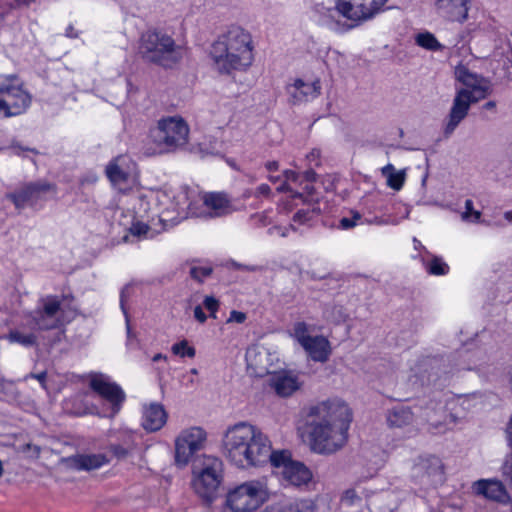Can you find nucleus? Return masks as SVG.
Here are the masks:
<instances>
[{
    "label": "nucleus",
    "instance_id": "nucleus-10",
    "mask_svg": "<svg viewBox=\"0 0 512 512\" xmlns=\"http://www.w3.org/2000/svg\"><path fill=\"white\" fill-rule=\"evenodd\" d=\"M0 115L11 117L25 112L31 104V95L23 88L16 75H0Z\"/></svg>",
    "mask_w": 512,
    "mask_h": 512
},
{
    "label": "nucleus",
    "instance_id": "nucleus-44",
    "mask_svg": "<svg viewBox=\"0 0 512 512\" xmlns=\"http://www.w3.org/2000/svg\"><path fill=\"white\" fill-rule=\"evenodd\" d=\"M131 448V443L126 442V446L119 444H111L109 449L117 458H124L128 455Z\"/></svg>",
    "mask_w": 512,
    "mask_h": 512
},
{
    "label": "nucleus",
    "instance_id": "nucleus-29",
    "mask_svg": "<svg viewBox=\"0 0 512 512\" xmlns=\"http://www.w3.org/2000/svg\"><path fill=\"white\" fill-rule=\"evenodd\" d=\"M263 512H315V507L310 500H296L281 508L271 506Z\"/></svg>",
    "mask_w": 512,
    "mask_h": 512
},
{
    "label": "nucleus",
    "instance_id": "nucleus-48",
    "mask_svg": "<svg viewBox=\"0 0 512 512\" xmlns=\"http://www.w3.org/2000/svg\"><path fill=\"white\" fill-rule=\"evenodd\" d=\"M194 317L199 323H204L207 320V316L199 305L194 308Z\"/></svg>",
    "mask_w": 512,
    "mask_h": 512
},
{
    "label": "nucleus",
    "instance_id": "nucleus-35",
    "mask_svg": "<svg viewBox=\"0 0 512 512\" xmlns=\"http://www.w3.org/2000/svg\"><path fill=\"white\" fill-rule=\"evenodd\" d=\"M324 316L328 321L341 323L345 321L347 314L342 306L332 305L325 309Z\"/></svg>",
    "mask_w": 512,
    "mask_h": 512
},
{
    "label": "nucleus",
    "instance_id": "nucleus-9",
    "mask_svg": "<svg viewBox=\"0 0 512 512\" xmlns=\"http://www.w3.org/2000/svg\"><path fill=\"white\" fill-rule=\"evenodd\" d=\"M223 479L222 461L214 456H203L193 467L192 486L196 494L207 502L214 499Z\"/></svg>",
    "mask_w": 512,
    "mask_h": 512
},
{
    "label": "nucleus",
    "instance_id": "nucleus-43",
    "mask_svg": "<svg viewBox=\"0 0 512 512\" xmlns=\"http://www.w3.org/2000/svg\"><path fill=\"white\" fill-rule=\"evenodd\" d=\"M21 453L27 454L28 457L38 458L41 453V448L37 445L27 443L18 448Z\"/></svg>",
    "mask_w": 512,
    "mask_h": 512
},
{
    "label": "nucleus",
    "instance_id": "nucleus-56",
    "mask_svg": "<svg viewBox=\"0 0 512 512\" xmlns=\"http://www.w3.org/2000/svg\"><path fill=\"white\" fill-rule=\"evenodd\" d=\"M504 473H505V475H507V477H509L510 482H511V484H512V463H511V464H509V465H508V464H507V465H505V467H504Z\"/></svg>",
    "mask_w": 512,
    "mask_h": 512
},
{
    "label": "nucleus",
    "instance_id": "nucleus-45",
    "mask_svg": "<svg viewBox=\"0 0 512 512\" xmlns=\"http://www.w3.org/2000/svg\"><path fill=\"white\" fill-rule=\"evenodd\" d=\"M246 320V314L237 310L230 312V316L227 319V323H238L241 324Z\"/></svg>",
    "mask_w": 512,
    "mask_h": 512
},
{
    "label": "nucleus",
    "instance_id": "nucleus-22",
    "mask_svg": "<svg viewBox=\"0 0 512 512\" xmlns=\"http://www.w3.org/2000/svg\"><path fill=\"white\" fill-rule=\"evenodd\" d=\"M469 0H435L436 10L442 17L464 22L468 16Z\"/></svg>",
    "mask_w": 512,
    "mask_h": 512
},
{
    "label": "nucleus",
    "instance_id": "nucleus-60",
    "mask_svg": "<svg viewBox=\"0 0 512 512\" xmlns=\"http://www.w3.org/2000/svg\"><path fill=\"white\" fill-rule=\"evenodd\" d=\"M305 177L308 181H313L315 178V173L313 171H307L305 173Z\"/></svg>",
    "mask_w": 512,
    "mask_h": 512
},
{
    "label": "nucleus",
    "instance_id": "nucleus-47",
    "mask_svg": "<svg viewBox=\"0 0 512 512\" xmlns=\"http://www.w3.org/2000/svg\"><path fill=\"white\" fill-rule=\"evenodd\" d=\"M270 193H271V189H270L269 185L261 184L256 188L254 195L256 197H260V196H268Z\"/></svg>",
    "mask_w": 512,
    "mask_h": 512
},
{
    "label": "nucleus",
    "instance_id": "nucleus-37",
    "mask_svg": "<svg viewBox=\"0 0 512 512\" xmlns=\"http://www.w3.org/2000/svg\"><path fill=\"white\" fill-rule=\"evenodd\" d=\"M313 215L314 210L301 209L297 211L292 218V224H290V227L292 230L297 231L298 228L296 225L308 224L312 220Z\"/></svg>",
    "mask_w": 512,
    "mask_h": 512
},
{
    "label": "nucleus",
    "instance_id": "nucleus-30",
    "mask_svg": "<svg viewBox=\"0 0 512 512\" xmlns=\"http://www.w3.org/2000/svg\"><path fill=\"white\" fill-rule=\"evenodd\" d=\"M367 497L366 490L358 485L346 490L341 498V502L347 507H360L363 504V499Z\"/></svg>",
    "mask_w": 512,
    "mask_h": 512
},
{
    "label": "nucleus",
    "instance_id": "nucleus-58",
    "mask_svg": "<svg viewBox=\"0 0 512 512\" xmlns=\"http://www.w3.org/2000/svg\"><path fill=\"white\" fill-rule=\"evenodd\" d=\"M160 360H163V361L167 362L168 358H167L166 355L161 354V353H158V354L154 355L153 358H152L153 362H157V361H160Z\"/></svg>",
    "mask_w": 512,
    "mask_h": 512
},
{
    "label": "nucleus",
    "instance_id": "nucleus-15",
    "mask_svg": "<svg viewBox=\"0 0 512 512\" xmlns=\"http://www.w3.org/2000/svg\"><path fill=\"white\" fill-rule=\"evenodd\" d=\"M55 186L45 181L29 183L19 190L8 195V198L17 208H23L25 205H33L40 200H44L49 193H55Z\"/></svg>",
    "mask_w": 512,
    "mask_h": 512
},
{
    "label": "nucleus",
    "instance_id": "nucleus-40",
    "mask_svg": "<svg viewBox=\"0 0 512 512\" xmlns=\"http://www.w3.org/2000/svg\"><path fill=\"white\" fill-rule=\"evenodd\" d=\"M212 273V268L209 266H192L190 268V276L198 281L203 282Z\"/></svg>",
    "mask_w": 512,
    "mask_h": 512
},
{
    "label": "nucleus",
    "instance_id": "nucleus-21",
    "mask_svg": "<svg viewBox=\"0 0 512 512\" xmlns=\"http://www.w3.org/2000/svg\"><path fill=\"white\" fill-rule=\"evenodd\" d=\"M130 162L126 156H118L106 166V176L119 190H123V186L129 182Z\"/></svg>",
    "mask_w": 512,
    "mask_h": 512
},
{
    "label": "nucleus",
    "instance_id": "nucleus-24",
    "mask_svg": "<svg viewBox=\"0 0 512 512\" xmlns=\"http://www.w3.org/2000/svg\"><path fill=\"white\" fill-rule=\"evenodd\" d=\"M269 385L280 397H288L300 388L301 383L297 376L279 372L270 376Z\"/></svg>",
    "mask_w": 512,
    "mask_h": 512
},
{
    "label": "nucleus",
    "instance_id": "nucleus-61",
    "mask_svg": "<svg viewBox=\"0 0 512 512\" xmlns=\"http://www.w3.org/2000/svg\"><path fill=\"white\" fill-rule=\"evenodd\" d=\"M277 191L278 192H285V191H290V188L287 184H282L280 185L278 188H277Z\"/></svg>",
    "mask_w": 512,
    "mask_h": 512
},
{
    "label": "nucleus",
    "instance_id": "nucleus-53",
    "mask_svg": "<svg viewBox=\"0 0 512 512\" xmlns=\"http://www.w3.org/2000/svg\"><path fill=\"white\" fill-rule=\"evenodd\" d=\"M284 176H285V179L287 181H293V182H296L298 180V174L294 171H291V170H286L284 172Z\"/></svg>",
    "mask_w": 512,
    "mask_h": 512
},
{
    "label": "nucleus",
    "instance_id": "nucleus-32",
    "mask_svg": "<svg viewBox=\"0 0 512 512\" xmlns=\"http://www.w3.org/2000/svg\"><path fill=\"white\" fill-rule=\"evenodd\" d=\"M7 340L10 343H18L24 347L34 346L37 342V337L34 333H24L19 329L11 330L7 335Z\"/></svg>",
    "mask_w": 512,
    "mask_h": 512
},
{
    "label": "nucleus",
    "instance_id": "nucleus-25",
    "mask_svg": "<svg viewBox=\"0 0 512 512\" xmlns=\"http://www.w3.org/2000/svg\"><path fill=\"white\" fill-rule=\"evenodd\" d=\"M66 462L71 468L77 470H95L108 463V458L105 454H76L66 459Z\"/></svg>",
    "mask_w": 512,
    "mask_h": 512
},
{
    "label": "nucleus",
    "instance_id": "nucleus-19",
    "mask_svg": "<svg viewBox=\"0 0 512 512\" xmlns=\"http://www.w3.org/2000/svg\"><path fill=\"white\" fill-rule=\"evenodd\" d=\"M473 492L487 500L505 503L509 495L504 485L494 479H480L472 484Z\"/></svg>",
    "mask_w": 512,
    "mask_h": 512
},
{
    "label": "nucleus",
    "instance_id": "nucleus-26",
    "mask_svg": "<svg viewBox=\"0 0 512 512\" xmlns=\"http://www.w3.org/2000/svg\"><path fill=\"white\" fill-rule=\"evenodd\" d=\"M279 473L287 484L293 486L305 485L312 478L310 470L304 464L296 461L286 465L284 470Z\"/></svg>",
    "mask_w": 512,
    "mask_h": 512
},
{
    "label": "nucleus",
    "instance_id": "nucleus-59",
    "mask_svg": "<svg viewBox=\"0 0 512 512\" xmlns=\"http://www.w3.org/2000/svg\"><path fill=\"white\" fill-rule=\"evenodd\" d=\"M507 433H508V440H509L510 444L512 445V417H511L510 423L507 428Z\"/></svg>",
    "mask_w": 512,
    "mask_h": 512
},
{
    "label": "nucleus",
    "instance_id": "nucleus-6",
    "mask_svg": "<svg viewBox=\"0 0 512 512\" xmlns=\"http://www.w3.org/2000/svg\"><path fill=\"white\" fill-rule=\"evenodd\" d=\"M138 52L146 62L172 68L180 62L183 50L167 32L157 29L145 31L139 41Z\"/></svg>",
    "mask_w": 512,
    "mask_h": 512
},
{
    "label": "nucleus",
    "instance_id": "nucleus-39",
    "mask_svg": "<svg viewBox=\"0 0 512 512\" xmlns=\"http://www.w3.org/2000/svg\"><path fill=\"white\" fill-rule=\"evenodd\" d=\"M427 270L432 275H445L449 271V266L438 257H434L427 265Z\"/></svg>",
    "mask_w": 512,
    "mask_h": 512
},
{
    "label": "nucleus",
    "instance_id": "nucleus-49",
    "mask_svg": "<svg viewBox=\"0 0 512 512\" xmlns=\"http://www.w3.org/2000/svg\"><path fill=\"white\" fill-rule=\"evenodd\" d=\"M356 226V221L351 218L344 217L340 220V227L343 229H351Z\"/></svg>",
    "mask_w": 512,
    "mask_h": 512
},
{
    "label": "nucleus",
    "instance_id": "nucleus-50",
    "mask_svg": "<svg viewBox=\"0 0 512 512\" xmlns=\"http://www.w3.org/2000/svg\"><path fill=\"white\" fill-rule=\"evenodd\" d=\"M46 376H47V373L44 371V372H41V373H39V374H33V373H31V374L27 375L25 378H26V379H27L28 377L35 378V379H37V380L40 382L41 386H42L43 388H45Z\"/></svg>",
    "mask_w": 512,
    "mask_h": 512
},
{
    "label": "nucleus",
    "instance_id": "nucleus-12",
    "mask_svg": "<svg viewBox=\"0 0 512 512\" xmlns=\"http://www.w3.org/2000/svg\"><path fill=\"white\" fill-rule=\"evenodd\" d=\"M61 301L48 295L39 300L38 308L30 313L26 325L33 330H51L62 326Z\"/></svg>",
    "mask_w": 512,
    "mask_h": 512
},
{
    "label": "nucleus",
    "instance_id": "nucleus-8",
    "mask_svg": "<svg viewBox=\"0 0 512 512\" xmlns=\"http://www.w3.org/2000/svg\"><path fill=\"white\" fill-rule=\"evenodd\" d=\"M189 131L182 117L169 116L158 120L156 127L150 131V137L158 153H170L188 143Z\"/></svg>",
    "mask_w": 512,
    "mask_h": 512
},
{
    "label": "nucleus",
    "instance_id": "nucleus-13",
    "mask_svg": "<svg viewBox=\"0 0 512 512\" xmlns=\"http://www.w3.org/2000/svg\"><path fill=\"white\" fill-rule=\"evenodd\" d=\"M89 386L108 404V408L103 413V416L113 418L119 413L126 395L118 384L110 381L106 375L94 374L90 378Z\"/></svg>",
    "mask_w": 512,
    "mask_h": 512
},
{
    "label": "nucleus",
    "instance_id": "nucleus-62",
    "mask_svg": "<svg viewBox=\"0 0 512 512\" xmlns=\"http://www.w3.org/2000/svg\"><path fill=\"white\" fill-rule=\"evenodd\" d=\"M504 218H505L508 222L512 223V210H511V211H506V212L504 213Z\"/></svg>",
    "mask_w": 512,
    "mask_h": 512
},
{
    "label": "nucleus",
    "instance_id": "nucleus-46",
    "mask_svg": "<svg viewBox=\"0 0 512 512\" xmlns=\"http://www.w3.org/2000/svg\"><path fill=\"white\" fill-rule=\"evenodd\" d=\"M292 229L290 226L289 227H278V226H274L272 228H270L268 230V233L270 235H279L281 237H287L288 236V231Z\"/></svg>",
    "mask_w": 512,
    "mask_h": 512
},
{
    "label": "nucleus",
    "instance_id": "nucleus-36",
    "mask_svg": "<svg viewBox=\"0 0 512 512\" xmlns=\"http://www.w3.org/2000/svg\"><path fill=\"white\" fill-rule=\"evenodd\" d=\"M171 351L173 354L180 357H189L193 358L196 355V350L194 347L188 344L187 340H182L172 345Z\"/></svg>",
    "mask_w": 512,
    "mask_h": 512
},
{
    "label": "nucleus",
    "instance_id": "nucleus-41",
    "mask_svg": "<svg viewBox=\"0 0 512 512\" xmlns=\"http://www.w3.org/2000/svg\"><path fill=\"white\" fill-rule=\"evenodd\" d=\"M130 233L133 236L138 237L143 236L147 238L153 236V233H151V229L149 228V226L142 222L133 223L132 226L130 227Z\"/></svg>",
    "mask_w": 512,
    "mask_h": 512
},
{
    "label": "nucleus",
    "instance_id": "nucleus-42",
    "mask_svg": "<svg viewBox=\"0 0 512 512\" xmlns=\"http://www.w3.org/2000/svg\"><path fill=\"white\" fill-rule=\"evenodd\" d=\"M203 305L210 312V316L215 319L219 308V301L213 296H206Z\"/></svg>",
    "mask_w": 512,
    "mask_h": 512
},
{
    "label": "nucleus",
    "instance_id": "nucleus-3",
    "mask_svg": "<svg viewBox=\"0 0 512 512\" xmlns=\"http://www.w3.org/2000/svg\"><path fill=\"white\" fill-rule=\"evenodd\" d=\"M455 78L462 84V87L456 90L453 98L444 128L446 135L452 134L467 117L472 104L485 99L491 93L490 81L481 75L471 72L464 65L456 66Z\"/></svg>",
    "mask_w": 512,
    "mask_h": 512
},
{
    "label": "nucleus",
    "instance_id": "nucleus-7",
    "mask_svg": "<svg viewBox=\"0 0 512 512\" xmlns=\"http://www.w3.org/2000/svg\"><path fill=\"white\" fill-rule=\"evenodd\" d=\"M270 499L265 478L251 479L230 488L225 494L224 509L229 512H256Z\"/></svg>",
    "mask_w": 512,
    "mask_h": 512
},
{
    "label": "nucleus",
    "instance_id": "nucleus-20",
    "mask_svg": "<svg viewBox=\"0 0 512 512\" xmlns=\"http://www.w3.org/2000/svg\"><path fill=\"white\" fill-rule=\"evenodd\" d=\"M142 414V426L148 432L159 431L168 418L164 406L156 402L143 405Z\"/></svg>",
    "mask_w": 512,
    "mask_h": 512
},
{
    "label": "nucleus",
    "instance_id": "nucleus-54",
    "mask_svg": "<svg viewBox=\"0 0 512 512\" xmlns=\"http://www.w3.org/2000/svg\"><path fill=\"white\" fill-rule=\"evenodd\" d=\"M124 303H125V290H122L121 297H120V304H121V309L126 317L127 329L129 330L128 317H127V312H126Z\"/></svg>",
    "mask_w": 512,
    "mask_h": 512
},
{
    "label": "nucleus",
    "instance_id": "nucleus-16",
    "mask_svg": "<svg viewBox=\"0 0 512 512\" xmlns=\"http://www.w3.org/2000/svg\"><path fill=\"white\" fill-rule=\"evenodd\" d=\"M275 355L261 345H253L246 351L248 372L256 377H263L270 373Z\"/></svg>",
    "mask_w": 512,
    "mask_h": 512
},
{
    "label": "nucleus",
    "instance_id": "nucleus-4",
    "mask_svg": "<svg viewBox=\"0 0 512 512\" xmlns=\"http://www.w3.org/2000/svg\"><path fill=\"white\" fill-rule=\"evenodd\" d=\"M211 57L221 73L243 70L253 62L251 35L239 26H233L212 46Z\"/></svg>",
    "mask_w": 512,
    "mask_h": 512
},
{
    "label": "nucleus",
    "instance_id": "nucleus-11",
    "mask_svg": "<svg viewBox=\"0 0 512 512\" xmlns=\"http://www.w3.org/2000/svg\"><path fill=\"white\" fill-rule=\"evenodd\" d=\"M207 432L200 426H191L180 431L174 441L175 464L185 467L193 456L205 448Z\"/></svg>",
    "mask_w": 512,
    "mask_h": 512
},
{
    "label": "nucleus",
    "instance_id": "nucleus-1",
    "mask_svg": "<svg viewBox=\"0 0 512 512\" xmlns=\"http://www.w3.org/2000/svg\"><path fill=\"white\" fill-rule=\"evenodd\" d=\"M310 449L320 455H331L341 450L348 440L352 414L348 405L332 399L317 403L309 410Z\"/></svg>",
    "mask_w": 512,
    "mask_h": 512
},
{
    "label": "nucleus",
    "instance_id": "nucleus-23",
    "mask_svg": "<svg viewBox=\"0 0 512 512\" xmlns=\"http://www.w3.org/2000/svg\"><path fill=\"white\" fill-rule=\"evenodd\" d=\"M320 91L321 85L319 80L304 82L301 79H297L288 86V93L294 103L313 100L320 95Z\"/></svg>",
    "mask_w": 512,
    "mask_h": 512
},
{
    "label": "nucleus",
    "instance_id": "nucleus-51",
    "mask_svg": "<svg viewBox=\"0 0 512 512\" xmlns=\"http://www.w3.org/2000/svg\"><path fill=\"white\" fill-rule=\"evenodd\" d=\"M37 0H14V4L11 5L12 8H21V7H29L31 4L35 3Z\"/></svg>",
    "mask_w": 512,
    "mask_h": 512
},
{
    "label": "nucleus",
    "instance_id": "nucleus-31",
    "mask_svg": "<svg viewBox=\"0 0 512 512\" xmlns=\"http://www.w3.org/2000/svg\"><path fill=\"white\" fill-rule=\"evenodd\" d=\"M269 454L268 463L278 469L279 471L284 470L285 466L291 464L293 461L291 460V455L288 451L279 450L272 451V444L269 440Z\"/></svg>",
    "mask_w": 512,
    "mask_h": 512
},
{
    "label": "nucleus",
    "instance_id": "nucleus-28",
    "mask_svg": "<svg viewBox=\"0 0 512 512\" xmlns=\"http://www.w3.org/2000/svg\"><path fill=\"white\" fill-rule=\"evenodd\" d=\"M381 174L386 178V184L389 188L395 191L402 189L406 180L405 170H396L392 164H387L381 169Z\"/></svg>",
    "mask_w": 512,
    "mask_h": 512
},
{
    "label": "nucleus",
    "instance_id": "nucleus-2",
    "mask_svg": "<svg viewBox=\"0 0 512 512\" xmlns=\"http://www.w3.org/2000/svg\"><path fill=\"white\" fill-rule=\"evenodd\" d=\"M223 449L226 458L240 469L262 467L270 456L268 436L247 422H239L227 429Z\"/></svg>",
    "mask_w": 512,
    "mask_h": 512
},
{
    "label": "nucleus",
    "instance_id": "nucleus-14",
    "mask_svg": "<svg viewBox=\"0 0 512 512\" xmlns=\"http://www.w3.org/2000/svg\"><path fill=\"white\" fill-rule=\"evenodd\" d=\"M203 209L198 210L190 204L189 213L195 217L215 218L228 215L234 211L232 201L223 192H207L201 195Z\"/></svg>",
    "mask_w": 512,
    "mask_h": 512
},
{
    "label": "nucleus",
    "instance_id": "nucleus-27",
    "mask_svg": "<svg viewBox=\"0 0 512 512\" xmlns=\"http://www.w3.org/2000/svg\"><path fill=\"white\" fill-rule=\"evenodd\" d=\"M302 347L316 362H326L331 354L330 342L324 336H313Z\"/></svg>",
    "mask_w": 512,
    "mask_h": 512
},
{
    "label": "nucleus",
    "instance_id": "nucleus-18",
    "mask_svg": "<svg viewBox=\"0 0 512 512\" xmlns=\"http://www.w3.org/2000/svg\"><path fill=\"white\" fill-rule=\"evenodd\" d=\"M443 473V463L434 455L419 456L413 465V476L417 478H427L436 482L442 480Z\"/></svg>",
    "mask_w": 512,
    "mask_h": 512
},
{
    "label": "nucleus",
    "instance_id": "nucleus-63",
    "mask_svg": "<svg viewBox=\"0 0 512 512\" xmlns=\"http://www.w3.org/2000/svg\"><path fill=\"white\" fill-rule=\"evenodd\" d=\"M66 35L69 37H76L77 35L73 33V27L69 26L66 30Z\"/></svg>",
    "mask_w": 512,
    "mask_h": 512
},
{
    "label": "nucleus",
    "instance_id": "nucleus-34",
    "mask_svg": "<svg viewBox=\"0 0 512 512\" xmlns=\"http://www.w3.org/2000/svg\"><path fill=\"white\" fill-rule=\"evenodd\" d=\"M481 212L474 209L471 199L465 201V210L461 213V220L466 223H479L481 220Z\"/></svg>",
    "mask_w": 512,
    "mask_h": 512
},
{
    "label": "nucleus",
    "instance_id": "nucleus-38",
    "mask_svg": "<svg viewBox=\"0 0 512 512\" xmlns=\"http://www.w3.org/2000/svg\"><path fill=\"white\" fill-rule=\"evenodd\" d=\"M293 337L301 346H304L313 336L309 334L308 326L304 322H298L293 327Z\"/></svg>",
    "mask_w": 512,
    "mask_h": 512
},
{
    "label": "nucleus",
    "instance_id": "nucleus-52",
    "mask_svg": "<svg viewBox=\"0 0 512 512\" xmlns=\"http://www.w3.org/2000/svg\"><path fill=\"white\" fill-rule=\"evenodd\" d=\"M232 265L236 269L252 271V272L259 271L261 269L258 266H247V265L239 264V263H236V262H233Z\"/></svg>",
    "mask_w": 512,
    "mask_h": 512
},
{
    "label": "nucleus",
    "instance_id": "nucleus-5",
    "mask_svg": "<svg viewBox=\"0 0 512 512\" xmlns=\"http://www.w3.org/2000/svg\"><path fill=\"white\" fill-rule=\"evenodd\" d=\"M388 0H337L335 7L318 8L320 22L332 30L351 29L372 19Z\"/></svg>",
    "mask_w": 512,
    "mask_h": 512
},
{
    "label": "nucleus",
    "instance_id": "nucleus-57",
    "mask_svg": "<svg viewBox=\"0 0 512 512\" xmlns=\"http://www.w3.org/2000/svg\"><path fill=\"white\" fill-rule=\"evenodd\" d=\"M496 108V102L495 101H488L483 105V109L494 111Z\"/></svg>",
    "mask_w": 512,
    "mask_h": 512
},
{
    "label": "nucleus",
    "instance_id": "nucleus-33",
    "mask_svg": "<svg viewBox=\"0 0 512 512\" xmlns=\"http://www.w3.org/2000/svg\"><path fill=\"white\" fill-rule=\"evenodd\" d=\"M415 40H416L417 45H419L420 47L425 48L427 50L437 51V50L442 49V45L438 42V40L432 33H429V32L419 33L416 36Z\"/></svg>",
    "mask_w": 512,
    "mask_h": 512
},
{
    "label": "nucleus",
    "instance_id": "nucleus-55",
    "mask_svg": "<svg viewBox=\"0 0 512 512\" xmlns=\"http://www.w3.org/2000/svg\"><path fill=\"white\" fill-rule=\"evenodd\" d=\"M265 167L268 171H276L279 168V164L277 161H269L265 164Z\"/></svg>",
    "mask_w": 512,
    "mask_h": 512
},
{
    "label": "nucleus",
    "instance_id": "nucleus-17",
    "mask_svg": "<svg viewBox=\"0 0 512 512\" xmlns=\"http://www.w3.org/2000/svg\"><path fill=\"white\" fill-rule=\"evenodd\" d=\"M386 423L391 429L405 430L408 437L415 436L418 433V428L415 425V415L411 408L407 406H396L388 410Z\"/></svg>",
    "mask_w": 512,
    "mask_h": 512
},
{
    "label": "nucleus",
    "instance_id": "nucleus-64",
    "mask_svg": "<svg viewBox=\"0 0 512 512\" xmlns=\"http://www.w3.org/2000/svg\"><path fill=\"white\" fill-rule=\"evenodd\" d=\"M508 377H509L510 389H511V392H512V363H511V366H510L509 371H508Z\"/></svg>",
    "mask_w": 512,
    "mask_h": 512
}]
</instances>
